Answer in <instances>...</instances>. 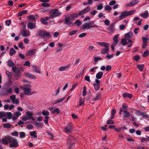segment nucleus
I'll return each instance as SVG.
<instances>
[{
	"instance_id": "nucleus-1",
	"label": "nucleus",
	"mask_w": 149,
	"mask_h": 149,
	"mask_svg": "<svg viewBox=\"0 0 149 149\" xmlns=\"http://www.w3.org/2000/svg\"><path fill=\"white\" fill-rule=\"evenodd\" d=\"M136 11V10H132L129 11L124 10L122 12L119 16L120 20L124 19L127 17L132 15L135 13Z\"/></svg>"
},
{
	"instance_id": "nucleus-2",
	"label": "nucleus",
	"mask_w": 149,
	"mask_h": 149,
	"mask_svg": "<svg viewBox=\"0 0 149 149\" xmlns=\"http://www.w3.org/2000/svg\"><path fill=\"white\" fill-rule=\"evenodd\" d=\"M6 139L10 143L9 146L10 148H16L17 147L18 144L16 139L11 136H8L6 138Z\"/></svg>"
},
{
	"instance_id": "nucleus-3",
	"label": "nucleus",
	"mask_w": 149,
	"mask_h": 149,
	"mask_svg": "<svg viewBox=\"0 0 149 149\" xmlns=\"http://www.w3.org/2000/svg\"><path fill=\"white\" fill-rule=\"evenodd\" d=\"M37 35L41 36L44 38H49L50 36V34L49 33L42 31H40L38 32Z\"/></svg>"
},
{
	"instance_id": "nucleus-4",
	"label": "nucleus",
	"mask_w": 149,
	"mask_h": 149,
	"mask_svg": "<svg viewBox=\"0 0 149 149\" xmlns=\"http://www.w3.org/2000/svg\"><path fill=\"white\" fill-rule=\"evenodd\" d=\"M95 27L96 28L98 27V26L96 25L91 26L89 22H86L82 26V30H84L86 29H89L90 28Z\"/></svg>"
},
{
	"instance_id": "nucleus-5",
	"label": "nucleus",
	"mask_w": 149,
	"mask_h": 149,
	"mask_svg": "<svg viewBox=\"0 0 149 149\" xmlns=\"http://www.w3.org/2000/svg\"><path fill=\"white\" fill-rule=\"evenodd\" d=\"M49 13L51 14H53L56 17L60 16L61 14V13L58 12V10L56 9L51 10Z\"/></svg>"
},
{
	"instance_id": "nucleus-6",
	"label": "nucleus",
	"mask_w": 149,
	"mask_h": 149,
	"mask_svg": "<svg viewBox=\"0 0 149 149\" xmlns=\"http://www.w3.org/2000/svg\"><path fill=\"white\" fill-rule=\"evenodd\" d=\"M100 81L98 79H95V83L93 84V86L94 89L96 91H98L100 88Z\"/></svg>"
},
{
	"instance_id": "nucleus-7",
	"label": "nucleus",
	"mask_w": 149,
	"mask_h": 149,
	"mask_svg": "<svg viewBox=\"0 0 149 149\" xmlns=\"http://www.w3.org/2000/svg\"><path fill=\"white\" fill-rule=\"evenodd\" d=\"M73 128L72 126V123H70L65 129V131L67 133H70L72 131Z\"/></svg>"
},
{
	"instance_id": "nucleus-8",
	"label": "nucleus",
	"mask_w": 149,
	"mask_h": 149,
	"mask_svg": "<svg viewBox=\"0 0 149 149\" xmlns=\"http://www.w3.org/2000/svg\"><path fill=\"white\" fill-rule=\"evenodd\" d=\"M91 10L90 8L87 7L86 8L79 12V15H82L85 14L90 11Z\"/></svg>"
},
{
	"instance_id": "nucleus-9",
	"label": "nucleus",
	"mask_w": 149,
	"mask_h": 149,
	"mask_svg": "<svg viewBox=\"0 0 149 149\" xmlns=\"http://www.w3.org/2000/svg\"><path fill=\"white\" fill-rule=\"evenodd\" d=\"M114 30V26L113 24H111L109 27L107 29L108 33H111L113 32Z\"/></svg>"
},
{
	"instance_id": "nucleus-10",
	"label": "nucleus",
	"mask_w": 149,
	"mask_h": 149,
	"mask_svg": "<svg viewBox=\"0 0 149 149\" xmlns=\"http://www.w3.org/2000/svg\"><path fill=\"white\" fill-rule=\"evenodd\" d=\"M97 44L99 45L104 47H108L109 44L105 42H97Z\"/></svg>"
},
{
	"instance_id": "nucleus-11",
	"label": "nucleus",
	"mask_w": 149,
	"mask_h": 149,
	"mask_svg": "<svg viewBox=\"0 0 149 149\" xmlns=\"http://www.w3.org/2000/svg\"><path fill=\"white\" fill-rule=\"evenodd\" d=\"M36 26L35 22H33L32 23L31 22H29V28L31 29H33L35 28Z\"/></svg>"
},
{
	"instance_id": "nucleus-12",
	"label": "nucleus",
	"mask_w": 149,
	"mask_h": 149,
	"mask_svg": "<svg viewBox=\"0 0 149 149\" xmlns=\"http://www.w3.org/2000/svg\"><path fill=\"white\" fill-rule=\"evenodd\" d=\"M139 1L138 0H135L133 1L131 3H128L127 5V7H132L136 5L138 3Z\"/></svg>"
},
{
	"instance_id": "nucleus-13",
	"label": "nucleus",
	"mask_w": 149,
	"mask_h": 149,
	"mask_svg": "<svg viewBox=\"0 0 149 149\" xmlns=\"http://www.w3.org/2000/svg\"><path fill=\"white\" fill-rule=\"evenodd\" d=\"M34 124L35 125L36 127L38 129L41 127L43 125V124L42 123L36 121L34 122Z\"/></svg>"
},
{
	"instance_id": "nucleus-14",
	"label": "nucleus",
	"mask_w": 149,
	"mask_h": 149,
	"mask_svg": "<svg viewBox=\"0 0 149 149\" xmlns=\"http://www.w3.org/2000/svg\"><path fill=\"white\" fill-rule=\"evenodd\" d=\"M103 75V72L102 71H100L98 72L96 75V77L97 78L96 79H100L102 77Z\"/></svg>"
},
{
	"instance_id": "nucleus-15",
	"label": "nucleus",
	"mask_w": 149,
	"mask_h": 149,
	"mask_svg": "<svg viewBox=\"0 0 149 149\" xmlns=\"http://www.w3.org/2000/svg\"><path fill=\"white\" fill-rule=\"evenodd\" d=\"M119 35V34H116L114 36L113 38V40L114 41L113 44L116 45L118 42V39Z\"/></svg>"
},
{
	"instance_id": "nucleus-16",
	"label": "nucleus",
	"mask_w": 149,
	"mask_h": 149,
	"mask_svg": "<svg viewBox=\"0 0 149 149\" xmlns=\"http://www.w3.org/2000/svg\"><path fill=\"white\" fill-rule=\"evenodd\" d=\"M29 134L33 138H36L37 137V133L35 131L30 132Z\"/></svg>"
},
{
	"instance_id": "nucleus-17",
	"label": "nucleus",
	"mask_w": 149,
	"mask_h": 149,
	"mask_svg": "<svg viewBox=\"0 0 149 149\" xmlns=\"http://www.w3.org/2000/svg\"><path fill=\"white\" fill-rule=\"evenodd\" d=\"M70 65H68L67 66L61 67L59 68L58 70L59 71H65L66 69H68V68L70 67Z\"/></svg>"
},
{
	"instance_id": "nucleus-18",
	"label": "nucleus",
	"mask_w": 149,
	"mask_h": 149,
	"mask_svg": "<svg viewBox=\"0 0 149 149\" xmlns=\"http://www.w3.org/2000/svg\"><path fill=\"white\" fill-rule=\"evenodd\" d=\"M133 35V33L132 32H129L125 34V37L126 39H128L131 38Z\"/></svg>"
},
{
	"instance_id": "nucleus-19",
	"label": "nucleus",
	"mask_w": 149,
	"mask_h": 149,
	"mask_svg": "<svg viewBox=\"0 0 149 149\" xmlns=\"http://www.w3.org/2000/svg\"><path fill=\"white\" fill-rule=\"evenodd\" d=\"M67 144L69 148L73 147L75 146L74 143L72 142V141L70 140H69L68 141Z\"/></svg>"
},
{
	"instance_id": "nucleus-20",
	"label": "nucleus",
	"mask_w": 149,
	"mask_h": 149,
	"mask_svg": "<svg viewBox=\"0 0 149 149\" xmlns=\"http://www.w3.org/2000/svg\"><path fill=\"white\" fill-rule=\"evenodd\" d=\"M149 16V13L148 11H146V12L141 13V16L144 18H147Z\"/></svg>"
},
{
	"instance_id": "nucleus-21",
	"label": "nucleus",
	"mask_w": 149,
	"mask_h": 149,
	"mask_svg": "<svg viewBox=\"0 0 149 149\" xmlns=\"http://www.w3.org/2000/svg\"><path fill=\"white\" fill-rule=\"evenodd\" d=\"M123 117L126 118L129 117L130 116V114L129 112L127 110H123Z\"/></svg>"
},
{
	"instance_id": "nucleus-22",
	"label": "nucleus",
	"mask_w": 149,
	"mask_h": 149,
	"mask_svg": "<svg viewBox=\"0 0 149 149\" xmlns=\"http://www.w3.org/2000/svg\"><path fill=\"white\" fill-rule=\"evenodd\" d=\"M101 95L99 93L96 95L95 97L93 99V100L96 101L98 100H100L101 98Z\"/></svg>"
},
{
	"instance_id": "nucleus-23",
	"label": "nucleus",
	"mask_w": 149,
	"mask_h": 149,
	"mask_svg": "<svg viewBox=\"0 0 149 149\" xmlns=\"http://www.w3.org/2000/svg\"><path fill=\"white\" fill-rule=\"evenodd\" d=\"M72 22L71 20L69 17H66L65 19V24L67 25H70L71 24Z\"/></svg>"
},
{
	"instance_id": "nucleus-24",
	"label": "nucleus",
	"mask_w": 149,
	"mask_h": 149,
	"mask_svg": "<svg viewBox=\"0 0 149 149\" xmlns=\"http://www.w3.org/2000/svg\"><path fill=\"white\" fill-rule=\"evenodd\" d=\"M28 11L27 10H23L19 12L18 13V16H21L24 14H25L27 13Z\"/></svg>"
},
{
	"instance_id": "nucleus-25",
	"label": "nucleus",
	"mask_w": 149,
	"mask_h": 149,
	"mask_svg": "<svg viewBox=\"0 0 149 149\" xmlns=\"http://www.w3.org/2000/svg\"><path fill=\"white\" fill-rule=\"evenodd\" d=\"M65 97H64L62 98H59L58 99L56 100L54 102V104H57L58 103H61L65 99Z\"/></svg>"
},
{
	"instance_id": "nucleus-26",
	"label": "nucleus",
	"mask_w": 149,
	"mask_h": 149,
	"mask_svg": "<svg viewBox=\"0 0 149 149\" xmlns=\"http://www.w3.org/2000/svg\"><path fill=\"white\" fill-rule=\"evenodd\" d=\"M123 97L124 98H125L127 97H128L130 98H131L132 97V95L131 94L128 93H124L123 95Z\"/></svg>"
},
{
	"instance_id": "nucleus-27",
	"label": "nucleus",
	"mask_w": 149,
	"mask_h": 149,
	"mask_svg": "<svg viewBox=\"0 0 149 149\" xmlns=\"http://www.w3.org/2000/svg\"><path fill=\"white\" fill-rule=\"evenodd\" d=\"M8 136H6L3 139H2V142L3 144L5 145H7L9 143V141L6 138L8 137Z\"/></svg>"
},
{
	"instance_id": "nucleus-28",
	"label": "nucleus",
	"mask_w": 149,
	"mask_h": 149,
	"mask_svg": "<svg viewBox=\"0 0 149 149\" xmlns=\"http://www.w3.org/2000/svg\"><path fill=\"white\" fill-rule=\"evenodd\" d=\"M101 51V53L102 54H105L108 52L109 51V48L108 47H105Z\"/></svg>"
},
{
	"instance_id": "nucleus-29",
	"label": "nucleus",
	"mask_w": 149,
	"mask_h": 149,
	"mask_svg": "<svg viewBox=\"0 0 149 149\" xmlns=\"http://www.w3.org/2000/svg\"><path fill=\"white\" fill-rule=\"evenodd\" d=\"M32 67L34 71H35V72L40 74V70L39 69L37 68V67L36 65H33L32 66Z\"/></svg>"
},
{
	"instance_id": "nucleus-30",
	"label": "nucleus",
	"mask_w": 149,
	"mask_h": 149,
	"mask_svg": "<svg viewBox=\"0 0 149 149\" xmlns=\"http://www.w3.org/2000/svg\"><path fill=\"white\" fill-rule=\"evenodd\" d=\"M15 53L16 51L13 48H12L10 49L9 54L10 56H13Z\"/></svg>"
},
{
	"instance_id": "nucleus-31",
	"label": "nucleus",
	"mask_w": 149,
	"mask_h": 149,
	"mask_svg": "<svg viewBox=\"0 0 149 149\" xmlns=\"http://www.w3.org/2000/svg\"><path fill=\"white\" fill-rule=\"evenodd\" d=\"M36 52V50L35 49L31 50L29 51V56H32L34 55Z\"/></svg>"
},
{
	"instance_id": "nucleus-32",
	"label": "nucleus",
	"mask_w": 149,
	"mask_h": 149,
	"mask_svg": "<svg viewBox=\"0 0 149 149\" xmlns=\"http://www.w3.org/2000/svg\"><path fill=\"white\" fill-rule=\"evenodd\" d=\"M8 65L10 67H12L15 65L14 63L12 62L11 60H9L8 61Z\"/></svg>"
},
{
	"instance_id": "nucleus-33",
	"label": "nucleus",
	"mask_w": 149,
	"mask_h": 149,
	"mask_svg": "<svg viewBox=\"0 0 149 149\" xmlns=\"http://www.w3.org/2000/svg\"><path fill=\"white\" fill-rule=\"evenodd\" d=\"M33 115L32 112H31L29 111V119H31L33 121L35 120L34 118L32 116Z\"/></svg>"
},
{
	"instance_id": "nucleus-34",
	"label": "nucleus",
	"mask_w": 149,
	"mask_h": 149,
	"mask_svg": "<svg viewBox=\"0 0 149 149\" xmlns=\"http://www.w3.org/2000/svg\"><path fill=\"white\" fill-rule=\"evenodd\" d=\"M125 38H123L121 39V43L123 45L125 46L127 44V42Z\"/></svg>"
},
{
	"instance_id": "nucleus-35",
	"label": "nucleus",
	"mask_w": 149,
	"mask_h": 149,
	"mask_svg": "<svg viewBox=\"0 0 149 149\" xmlns=\"http://www.w3.org/2000/svg\"><path fill=\"white\" fill-rule=\"evenodd\" d=\"M12 125L11 124L9 123H5L3 124V127L5 128H9L11 127Z\"/></svg>"
},
{
	"instance_id": "nucleus-36",
	"label": "nucleus",
	"mask_w": 149,
	"mask_h": 149,
	"mask_svg": "<svg viewBox=\"0 0 149 149\" xmlns=\"http://www.w3.org/2000/svg\"><path fill=\"white\" fill-rule=\"evenodd\" d=\"M79 15V12L78 13H74L71 15V17L72 18H75L79 16L80 15Z\"/></svg>"
},
{
	"instance_id": "nucleus-37",
	"label": "nucleus",
	"mask_w": 149,
	"mask_h": 149,
	"mask_svg": "<svg viewBox=\"0 0 149 149\" xmlns=\"http://www.w3.org/2000/svg\"><path fill=\"white\" fill-rule=\"evenodd\" d=\"M42 114L44 116H46L47 115H49V112L47 110H43L42 111Z\"/></svg>"
},
{
	"instance_id": "nucleus-38",
	"label": "nucleus",
	"mask_w": 149,
	"mask_h": 149,
	"mask_svg": "<svg viewBox=\"0 0 149 149\" xmlns=\"http://www.w3.org/2000/svg\"><path fill=\"white\" fill-rule=\"evenodd\" d=\"M143 65L139 64L137 65V68L140 71H142L143 70Z\"/></svg>"
},
{
	"instance_id": "nucleus-39",
	"label": "nucleus",
	"mask_w": 149,
	"mask_h": 149,
	"mask_svg": "<svg viewBox=\"0 0 149 149\" xmlns=\"http://www.w3.org/2000/svg\"><path fill=\"white\" fill-rule=\"evenodd\" d=\"M35 18L32 15L29 16V20L35 21Z\"/></svg>"
},
{
	"instance_id": "nucleus-40",
	"label": "nucleus",
	"mask_w": 149,
	"mask_h": 149,
	"mask_svg": "<svg viewBox=\"0 0 149 149\" xmlns=\"http://www.w3.org/2000/svg\"><path fill=\"white\" fill-rule=\"evenodd\" d=\"M10 98L11 99L13 103V104L15 103V100L16 98V96L15 95H11L10 97Z\"/></svg>"
},
{
	"instance_id": "nucleus-41",
	"label": "nucleus",
	"mask_w": 149,
	"mask_h": 149,
	"mask_svg": "<svg viewBox=\"0 0 149 149\" xmlns=\"http://www.w3.org/2000/svg\"><path fill=\"white\" fill-rule=\"evenodd\" d=\"M84 99H83L82 98H81L79 99V106H81L84 104Z\"/></svg>"
},
{
	"instance_id": "nucleus-42",
	"label": "nucleus",
	"mask_w": 149,
	"mask_h": 149,
	"mask_svg": "<svg viewBox=\"0 0 149 149\" xmlns=\"http://www.w3.org/2000/svg\"><path fill=\"white\" fill-rule=\"evenodd\" d=\"M59 112L60 110L58 108L55 109H54L52 111V113L53 114H54L55 113H56L57 114H58L59 113Z\"/></svg>"
},
{
	"instance_id": "nucleus-43",
	"label": "nucleus",
	"mask_w": 149,
	"mask_h": 149,
	"mask_svg": "<svg viewBox=\"0 0 149 149\" xmlns=\"http://www.w3.org/2000/svg\"><path fill=\"white\" fill-rule=\"evenodd\" d=\"M142 39L143 43H147V41L149 40L148 38L144 37H142Z\"/></svg>"
},
{
	"instance_id": "nucleus-44",
	"label": "nucleus",
	"mask_w": 149,
	"mask_h": 149,
	"mask_svg": "<svg viewBox=\"0 0 149 149\" xmlns=\"http://www.w3.org/2000/svg\"><path fill=\"white\" fill-rule=\"evenodd\" d=\"M103 8V7L102 4V3H100L97 6V9L98 10H101Z\"/></svg>"
},
{
	"instance_id": "nucleus-45",
	"label": "nucleus",
	"mask_w": 149,
	"mask_h": 149,
	"mask_svg": "<svg viewBox=\"0 0 149 149\" xmlns=\"http://www.w3.org/2000/svg\"><path fill=\"white\" fill-rule=\"evenodd\" d=\"M29 78H30L33 79H36V77L33 74L29 73Z\"/></svg>"
},
{
	"instance_id": "nucleus-46",
	"label": "nucleus",
	"mask_w": 149,
	"mask_h": 149,
	"mask_svg": "<svg viewBox=\"0 0 149 149\" xmlns=\"http://www.w3.org/2000/svg\"><path fill=\"white\" fill-rule=\"evenodd\" d=\"M41 21L42 24H48V22L46 21L44 18H42L41 19Z\"/></svg>"
},
{
	"instance_id": "nucleus-47",
	"label": "nucleus",
	"mask_w": 149,
	"mask_h": 149,
	"mask_svg": "<svg viewBox=\"0 0 149 149\" xmlns=\"http://www.w3.org/2000/svg\"><path fill=\"white\" fill-rule=\"evenodd\" d=\"M111 10V8L109 6L107 5L104 8V10L108 11H110Z\"/></svg>"
},
{
	"instance_id": "nucleus-48",
	"label": "nucleus",
	"mask_w": 149,
	"mask_h": 149,
	"mask_svg": "<svg viewBox=\"0 0 149 149\" xmlns=\"http://www.w3.org/2000/svg\"><path fill=\"white\" fill-rule=\"evenodd\" d=\"M77 31L76 30L71 31L69 33V35L71 36H72L76 33Z\"/></svg>"
},
{
	"instance_id": "nucleus-49",
	"label": "nucleus",
	"mask_w": 149,
	"mask_h": 149,
	"mask_svg": "<svg viewBox=\"0 0 149 149\" xmlns=\"http://www.w3.org/2000/svg\"><path fill=\"white\" fill-rule=\"evenodd\" d=\"M148 141L147 138H146L145 137L142 138L141 140V142L142 143H144V142H147Z\"/></svg>"
},
{
	"instance_id": "nucleus-50",
	"label": "nucleus",
	"mask_w": 149,
	"mask_h": 149,
	"mask_svg": "<svg viewBox=\"0 0 149 149\" xmlns=\"http://www.w3.org/2000/svg\"><path fill=\"white\" fill-rule=\"evenodd\" d=\"M6 74L9 79H10L12 77V75L11 72L8 71H7L6 72Z\"/></svg>"
},
{
	"instance_id": "nucleus-51",
	"label": "nucleus",
	"mask_w": 149,
	"mask_h": 149,
	"mask_svg": "<svg viewBox=\"0 0 149 149\" xmlns=\"http://www.w3.org/2000/svg\"><path fill=\"white\" fill-rule=\"evenodd\" d=\"M20 88H23V90L24 91V93L26 95H28V88H23L22 87H21Z\"/></svg>"
},
{
	"instance_id": "nucleus-52",
	"label": "nucleus",
	"mask_w": 149,
	"mask_h": 149,
	"mask_svg": "<svg viewBox=\"0 0 149 149\" xmlns=\"http://www.w3.org/2000/svg\"><path fill=\"white\" fill-rule=\"evenodd\" d=\"M87 94L86 91V87L84 86V87L83 90V95L85 96Z\"/></svg>"
},
{
	"instance_id": "nucleus-53",
	"label": "nucleus",
	"mask_w": 149,
	"mask_h": 149,
	"mask_svg": "<svg viewBox=\"0 0 149 149\" xmlns=\"http://www.w3.org/2000/svg\"><path fill=\"white\" fill-rule=\"evenodd\" d=\"M149 54V51H145L143 54V57L147 56Z\"/></svg>"
},
{
	"instance_id": "nucleus-54",
	"label": "nucleus",
	"mask_w": 149,
	"mask_h": 149,
	"mask_svg": "<svg viewBox=\"0 0 149 149\" xmlns=\"http://www.w3.org/2000/svg\"><path fill=\"white\" fill-rule=\"evenodd\" d=\"M6 116V114L5 112L3 111L0 112V118H2Z\"/></svg>"
},
{
	"instance_id": "nucleus-55",
	"label": "nucleus",
	"mask_w": 149,
	"mask_h": 149,
	"mask_svg": "<svg viewBox=\"0 0 149 149\" xmlns=\"http://www.w3.org/2000/svg\"><path fill=\"white\" fill-rule=\"evenodd\" d=\"M101 59V58L99 57H95L94 58V61L95 62H97Z\"/></svg>"
},
{
	"instance_id": "nucleus-56",
	"label": "nucleus",
	"mask_w": 149,
	"mask_h": 149,
	"mask_svg": "<svg viewBox=\"0 0 149 149\" xmlns=\"http://www.w3.org/2000/svg\"><path fill=\"white\" fill-rule=\"evenodd\" d=\"M143 112H142L140 110H137L136 111V113L137 115H143Z\"/></svg>"
},
{
	"instance_id": "nucleus-57",
	"label": "nucleus",
	"mask_w": 149,
	"mask_h": 149,
	"mask_svg": "<svg viewBox=\"0 0 149 149\" xmlns=\"http://www.w3.org/2000/svg\"><path fill=\"white\" fill-rule=\"evenodd\" d=\"M114 122L111 120H109L107 122V125L110 124H114Z\"/></svg>"
},
{
	"instance_id": "nucleus-58",
	"label": "nucleus",
	"mask_w": 149,
	"mask_h": 149,
	"mask_svg": "<svg viewBox=\"0 0 149 149\" xmlns=\"http://www.w3.org/2000/svg\"><path fill=\"white\" fill-rule=\"evenodd\" d=\"M20 136V138H22L25 136V134L24 132H19Z\"/></svg>"
},
{
	"instance_id": "nucleus-59",
	"label": "nucleus",
	"mask_w": 149,
	"mask_h": 149,
	"mask_svg": "<svg viewBox=\"0 0 149 149\" xmlns=\"http://www.w3.org/2000/svg\"><path fill=\"white\" fill-rule=\"evenodd\" d=\"M75 23L78 26L80 25L81 24V22L79 20H76Z\"/></svg>"
},
{
	"instance_id": "nucleus-60",
	"label": "nucleus",
	"mask_w": 149,
	"mask_h": 149,
	"mask_svg": "<svg viewBox=\"0 0 149 149\" xmlns=\"http://www.w3.org/2000/svg\"><path fill=\"white\" fill-rule=\"evenodd\" d=\"M104 23L105 25L108 26L110 24V22L109 19H107L105 20Z\"/></svg>"
},
{
	"instance_id": "nucleus-61",
	"label": "nucleus",
	"mask_w": 149,
	"mask_h": 149,
	"mask_svg": "<svg viewBox=\"0 0 149 149\" xmlns=\"http://www.w3.org/2000/svg\"><path fill=\"white\" fill-rule=\"evenodd\" d=\"M42 6L43 7H49L50 5L49 3H42Z\"/></svg>"
},
{
	"instance_id": "nucleus-62",
	"label": "nucleus",
	"mask_w": 149,
	"mask_h": 149,
	"mask_svg": "<svg viewBox=\"0 0 149 149\" xmlns=\"http://www.w3.org/2000/svg\"><path fill=\"white\" fill-rule=\"evenodd\" d=\"M15 116H16L18 118L21 115V113L19 111H17L14 113Z\"/></svg>"
},
{
	"instance_id": "nucleus-63",
	"label": "nucleus",
	"mask_w": 149,
	"mask_h": 149,
	"mask_svg": "<svg viewBox=\"0 0 149 149\" xmlns=\"http://www.w3.org/2000/svg\"><path fill=\"white\" fill-rule=\"evenodd\" d=\"M18 47L22 49H24V47L23 46V43L22 42L20 43L19 44Z\"/></svg>"
},
{
	"instance_id": "nucleus-64",
	"label": "nucleus",
	"mask_w": 149,
	"mask_h": 149,
	"mask_svg": "<svg viewBox=\"0 0 149 149\" xmlns=\"http://www.w3.org/2000/svg\"><path fill=\"white\" fill-rule=\"evenodd\" d=\"M137 149H149V148L144 147L141 146H138L137 147Z\"/></svg>"
}]
</instances>
